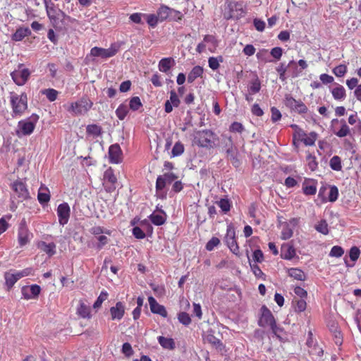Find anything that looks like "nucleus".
<instances>
[{
    "mask_svg": "<svg viewBox=\"0 0 361 361\" xmlns=\"http://www.w3.org/2000/svg\"><path fill=\"white\" fill-rule=\"evenodd\" d=\"M217 140V136L209 130H197L193 134V144L201 147H213Z\"/></svg>",
    "mask_w": 361,
    "mask_h": 361,
    "instance_id": "1",
    "label": "nucleus"
},
{
    "mask_svg": "<svg viewBox=\"0 0 361 361\" xmlns=\"http://www.w3.org/2000/svg\"><path fill=\"white\" fill-rule=\"evenodd\" d=\"M10 102L12 107V116L13 117L22 116L27 109V97L25 92L21 93L20 95L11 92Z\"/></svg>",
    "mask_w": 361,
    "mask_h": 361,
    "instance_id": "2",
    "label": "nucleus"
},
{
    "mask_svg": "<svg viewBox=\"0 0 361 361\" xmlns=\"http://www.w3.org/2000/svg\"><path fill=\"white\" fill-rule=\"evenodd\" d=\"M39 119V116L32 114L30 117L20 121L18 123V130L16 133L18 137L22 135H29L34 131L35 125Z\"/></svg>",
    "mask_w": 361,
    "mask_h": 361,
    "instance_id": "3",
    "label": "nucleus"
},
{
    "mask_svg": "<svg viewBox=\"0 0 361 361\" xmlns=\"http://www.w3.org/2000/svg\"><path fill=\"white\" fill-rule=\"evenodd\" d=\"M30 75V69L23 63H19L17 68L11 73L12 80L18 86L24 85L28 81Z\"/></svg>",
    "mask_w": 361,
    "mask_h": 361,
    "instance_id": "4",
    "label": "nucleus"
},
{
    "mask_svg": "<svg viewBox=\"0 0 361 361\" xmlns=\"http://www.w3.org/2000/svg\"><path fill=\"white\" fill-rule=\"evenodd\" d=\"M121 48V43L114 42L108 49L94 47L90 50V55L94 57L108 59L115 56Z\"/></svg>",
    "mask_w": 361,
    "mask_h": 361,
    "instance_id": "5",
    "label": "nucleus"
},
{
    "mask_svg": "<svg viewBox=\"0 0 361 361\" xmlns=\"http://www.w3.org/2000/svg\"><path fill=\"white\" fill-rule=\"evenodd\" d=\"M93 103L87 97H82L78 101L72 102L68 111L74 115L86 114L92 106Z\"/></svg>",
    "mask_w": 361,
    "mask_h": 361,
    "instance_id": "6",
    "label": "nucleus"
},
{
    "mask_svg": "<svg viewBox=\"0 0 361 361\" xmlns=\"http://www.w3.org/2000/svg\"><path fill=\"white\" fill-rule=\"evenodd\" d=\"M217 47V40L215 37L211 35H207L204 37L202 42L197 46L196 51L199 54L204 53L207 51L214 52Z\"/></svg>",
    "mask_w": 361,
    "mask_h": 361,
    "instance_id": "7",
    "label": "nucleus"
},
{
    "mask_svg": "<svg viewBox=\"0 0 361 361\" xmlns=\"http://www.w3.org/2000/svg\"><path fill=\"white\" fill-rule=\"evenodd\" d=\"M33 235L30 232L25 221H21L18 229V242L20 247H23L28 244Z\"/></svg>",
    "mask_w": 361,
    "mask_h": 361,
    "instance_id": "8",
    "label": "nucleus"
},
{
    "mask_svg": "<svg viewBox=\"0 0 361 361\" xmlns=\"http://www.w3.org/2000/svg\"><path fill=\"white\" fill-rule=\"evenodd\" d=\"M41 292V288L37 284L31 286H25L21 288V293L23 298L25 300H31L37 298Z\"/></svg>",
    "mask_w": 361,
    "mask_h": 361,
    "instance_id": "9",
    "label": "nucleus"
},
{
    "mask_svg": "<svg viewBox=\"0 0 361 361\" xmlns=\"http://www.w3.org/2000/svg\"><path fill=\"white\" fill-rule=\"evenodd\" d=\"M228 7L229 9V16L227 17V19H238L245 13L243 2H230Z\"/></svg>",
    "mask_w": 361,
    "mask_h": 361,
    "instance_id": "10",
    "label": "nucleus"
},
{
    "mask_svg": "<svg viewBox=\"0 0 361 361\" xmlns=\"http://www.w3.org/2000/svg\"><path fill=\"white\" fill-rule=\"evenodd\" d=\"M262 316L259 320V325L262 327L271 326L276 321L271 311L265 306L261 307Z\"/></svg>",
    "mask_w": 361,
    "mask_h": 361,
    "instance_id": "11",
    "label": "nucleus"
},
{
    "mask_svg": "<svg viewBox=\"0 0 361 361\" xmlns=\"http://www.w3.org/2000/svg\"><path fill=\"white\" fill-rule=\"evenodd\" d=\"M57 215L59 217V223L61 226L66 225L70 217V207L68 203H62L58 206Z\"/></svg>",
    "mask_w": 361,
    "mask_h": 361,
    "instance_id": "12",
    "label": "nucleus"
},
{
    "mask_svg": "<svg viewBox=\"0 0 361 361\" xmlns=\"http://www.w3.org/2000/svg\"><path fill=\"white\" fill-rule=\"evenodd\" d=\"M11 188L21 201L25 200L29 198V192L27 189L25 184L23 182L20 180H16L13 182Z\"/></svg>",
    "mask_w": 361,
    "mask_h": 361,
    "instance_id": "13",
    "label": "nucleus"
},
{
    "mask_svg": "<svg viewBox=\"0 0 361 361\" xmlns=\"http://www.w3.org/2000/svg\"><path fill=\"white\" fill-rule=\"evenodd\" d=\"M109 158L111 164H119L122 161V151L119 145L114 144L109 147Z\"/></svg>",
    "mask_w": 361,
    "mask_h": 361,
    "instance_id": "14",
    "label": "nucleus"
},
{
    "mask_svg": "<svg viewBox=\"0 0 361 361\" xmlns=\"http://www.w3.org/2000/svg\"><path fill=\"white\" fill-rule=\"evenodd\" d=\"M126 307L123 302H117L115 306L110 308L109 312L112 320L120 321L124 316Z\"/></svg>",
    "mask_w": 361,
    "mask_h": 361,
    "instance_id": "15",
    "label": "nucleus"
},
{
    "mask_svg": "<svg viewBox=\"0 0 361 361\" xmlns=\"http://www.w3.org/2000/svg\"><path fill=\"white\" fill-rule=\"evenodd\" d=\"M116 182L117 178L114 175L113 169L111 168H109L104 173V184H109V186H106V190L111 192L115 190V184Z\"/></svg>",
    "mask_w": 361,
    "mask_h": 361,
    "instance_id": "16",
    "label": "nucleus"
},
{
    "mask_svg": "<svg viewBox=\"0 0 361 361\" xmlns=\"http://www.w3.org/2000/svg\"><path fill=\"white\" fill-rule=\"evenodd\" d=\"M148 302L152 313L159 314L163 317H167V312L164 306L159 304L152 296L148 298Z\"/></svg>",
    "mask_w": 361,
    "mask_h": 361,
    "instance_id": "17",
    "label": "nucleus"
},
{
    "mask_svg": "<svg viewBox=\"0 0 361 361\" xmlns=\"http://www.w3.org/2000/svg\"><path fill=\"white\" fill-rule=\"evenodd\" d=\"M180 104V101L175 92L171 90L170 92V98L166 100L164 104V111L166 113H171L173 111V107H178Z\"/></svg>",
    "mask_w": 361,
    "mask_h": 361,
    "instance_id": "18",
    "label": "nucleus"
},
{
    "mask_svg": "<svg viewBox=\"0 0 361 361\" xmlns=\"http://www.w3.org/2000/svg\"><path fill=\"white\" fill-rule=\"evenodd\" d=\"M168 185L166 180L164 179L163 176H159L156 181V191L158 197L164 199L166 197V192L164 191L165 187Z\"/></svg>",
    "mask_w": 361,
    "mask_h": 361,
    "instance_id": "19",
    "label": "nucleus"
},
{
    "mask_svg": "<svg viewBox=\"0 0 361 361\" xmlns=\"http://www.w3.org/2000/svg\"><path fill=\"white\" fill-rule=\"evenodd\" d=\"M76 313L79 317L83 319H90L92 317L90 307L82 300L79 301Z\"/></svg>",
    "mask_w": 361,
    "mask_h": 361,
    "instance_id": "20",
    "label": "nucleus"
},
{
    "mask_svg": "<svg viewBox=\"0 0 361 361\" xmlns=\"http://www.w3.org/2000/svg\"><path fill=\"white\" fill-rule=\"evenodd\" d=\"M295 255V250L290 243L283 244L281 247V257L285 259H291Z\"/></svg>",
    "mask_w": 361,
    "mask_h": 361,
    "instance_id": "21",
    "label": "nucleus"
},
{
    "mask_svg": "<svg viewBox=\"0 0 361 361\" xmlns=\"http://www.w3.org/2000/svg\"><path fill=\"white\" fill-rule=\"evenodd\" d=\"M37 246L49 256H52L56 253V244L54 243H47L44 241H39Z\"/></svg>",
    "mask_w": 361,
    "mask_h": 361,
    "instance_id": "22",
    "label": "nucleus"
},
{
    "mask_svg": "<svg viewBox=\"0 0 361 361\" xmlns=\"http://www.w3.org/2000/svg\"><path fill=\"white\" fill-rule=\"evenodd\" d=\"M203 339L205 343H210L216 348L222 345L221 339L214 335L213 331H208L204 335Z\"/></svg>",
    "mask_w": 361,
    "mask_h": 361,
    "instance_id": "23",
    "label": "nucleus"
},
{
    "mask_svg": "<svg viewBox=\"0 0 361 361\" xmlns=\"http://www.w3.org/2000/svg\"><path fill=\"white\" fill-rule=\"evenodd\" d=\"M331 92L335 100H344L346 97L345 88L338 83L335 84V87L331 89Z\"/></svg>",
    "mask_w": 361,
    "mask_h": 361,
    "instance_id": "24",
    "label": "nucleus"
},
{
    "mask_svg": "<svg viewBox=\"0 0 361 361\" xmlns=\"http://www.w3.org/2000/svg\"><path fill=\"white\" fill-rule=\"evenodd\" d=\"M294 66L295 68H297L296 63L292 60L290 61L287 66H285L283 63H280V65L276 68V71L279 74V78L282 81H285L286 77L285 76L286 72L288 68H291Z\"/></svg>",
    "mask_w": 361,
    "mask_h": 361,
    "instance_id": "25",
    "label": "nucleus"
},
{
    "mask_svg": "<svg viewBox=\"0 0 361 361\" xmlns=\"http://www.w3.org/2000/svg\"><path fill=\"white\" fill-rule=\"evenodd\" d=\"M157 340L160 345L164 349L173 350L176 348L175 341L171 338L160 336L157 338Z\"/></svg>",
    "mask_w": 361,
    "mask_h": 361,
    "instance_id": "26",
    "label": "nucleus"
},
{
    "mask_svg": "<svg viewBox=\"0 0 361 361\" xmlns=\"http://www.w3.org/2000/svg\"><path fill=\"white\" fill-rule=\"evenodd\" d=\"M149 217L152 223L156 226L163 225L166 220V215L164 212L161 213L153 212Z\"/></svg>",
    "mask_w": 361,
    "mask_h": 361,
    "instance_id": "27",
    "label": "nucleus"
},
{
    "mask_svg": "<svg viewBox=\"0 0 361 361\" xmlns=\"http://www.w3.org/2000/svg\"><path fill=\"white\" fill-rule=\"evenodd\" d=\"M171 12V8L165 6L161 5L157 10V16L159 18V20L161 22H163L168 19L170 16Z\"/></svg>",
    "mask_w": 361,
    "mask_h": 361,
    "instance_id": "28",
    "label": "nucleus"
},
{
    "mask_svg": "<svg viewBox=\"0 0 361 361\" xmlns=\"http://www.w3.org/2000/svg\"><path fill=\"white\" fill-rule=\"evenodd\" d=\"M173 63L174 60L172 58H164L159 62V70L167 73Z\"/></svg>",
    "mask_w": 361,
    "mask_h": 361,
    "instance_id": "29",
    "label": "nucleus"
},
{
    "mask_svg": "<svg viewBox=\"0 0 361 361\" xmlns=\"http://www.w3.org/2000/svg\"><path fill=\"white\" fill-rule=\"evenodd\" d=\"M288 275L298 281H304L306 279L305 274L300 269L290 268L288 270Z\"/></svg>",
    "mask_w": 361,
    "mask_h": 361,
    "instance_id": "30",
    "label": "nucleus"
},
{
    "mask_svg": "<svg viewBox=\"0 0 361 361\" xmlns=\"http://www.w3.org/2000/svg\"><path fill=\"white\" fill-rule=\"evenodd\" d=\"M37 199L41 204L47 203L50 200V195L47 188L41 186L37 195Z\"/></svg>",
    "mask_w": 361,
    "mask_h": 361,
    "instance_id": "31",
    "label": "nucleus"
},
{
    "mask_svg": "<svg viewBox=\"0 0 361 361\" xmlns=\"http://www.w3.org/2000/svg\"><path fill=\"white\" fill-rule=\"evenodd\" d=\"M4 278L6 281V285L8 286V289L11 288L13 285L18 281L14 271L6 272Z\"/></svg>",
    "mask_w": 361,
    "mask_h": 361,
    "instance_id": "32",
    "label": "nucleus"
},
{
    "mask_svg": "<svg viewBox=\"0 0 361 361\" xmlns=\"http://www.w3.org/2000/svg\"><path fill=\"white\" fill-rule=\"evenodd\" d=\"M30 30L29 28L20 27L17 29L15 33L12 35V39L16 42L21 41L24 37L30 35Z\"/></svg>",
    "mask_w": 361,
    "mask_h": 361,
    "instance_id": "33",
    "label": "nucleus"
},
{
    "mask_svg": "<svg viewBox=\"0 0 361 361\" xmlns=\"http://www.w3.org/2000/svg\"><path fill=\"white\" fill-rule=\"evenodd\" d=\"M227 160H230L235 168L238 167L240 164L237 150L227 149Z\"/></svg>",
    "mask_w": 361,
    "mask_h": 361,
    "instance_id": "34",
    "label": "nucleus"
},
{
    "mask_svg": "<svg viewBox=\"0 0 361 361\" xmlns=\"http://www.w3.org/2000/svg\"><path fill=\"white\" fill-rule=\"evenodd\" d=\"M203 73V68L200 66H195L188 75V82H192L196 78L200 77Z\"/></svg>",
    "mask_w": 361,
    "mask_h": 361,
    "instance_id": "35",
    "label": "nucleus"
},
{
    "mask_svg": "<svg viewBox=\"0 0 361 361\" xmlns=\"http://www.w3.org/2000/svg\"><path fill=\"white\" fill-rule=\"evenodd\" d=\"M283 229L281 231V238L283 240H288L293 236V228L290 226V224H282Z\"/></svg>",
    "mask_w": 361,
    "mask_h": 361,
    "instance_id": "36",
    "label": "nucleus"
},
{
    "mask_svg": "<svg viewBox=\"0 0 361 361\" xmlns=\"http://www.w3.org/2000/svg\"><path fill=\"white\" fill-rule=\"evenodd\" d=\"M261 82L257 77L252 80L248 87L250 94H256L260 91Z\"/></svg>",
    "mask_w": 361,
    "mask_h": 361,
    "instance_id": "37",
    "label": "nucleus"
},
{
    "mask_svg": "<svg viewBox=\"0 0 361 361\" xmlns=\"http://www.w3.org/2000/svg\"><path fill=\"white\" fill-rule=\"evenodd\" d=\"M128 113V107L124 104H120L116 110V115L119 120L123 121Z\"/></svg>",
    "mask_w": 361,
    "mask_h": 361,
    "instance_id": "38",
    "label": "nucleus"
},
{
    "mask_svg": "<svg viewBox=\"0 0 361 361\" xmlns=\"http://www.w3.org/2000/svg\"><path fill=\"white\" fill-rule=\"evenodd\" d=\"M90 233L97 238L99 235H101L102 234H106L108 235H111V231L106 228H104L102 226H97L91 228L90 230Z\"/></svg>",
    "mask_w": 361,
    "mask_h": 361,
    "instance_id": "39",
    "label": "nucleus"
},
{
    "mask_svg": "<svg viewBox=\"0 0 361 361\" xmlns=\"http://www.w3.org/2000/svg\"><path fill=\"white\" fill-rule=\"evenodd\" d=\"M329 165L331 169L334 171H341L342 169L341 158L337 155L334 156L330 159Z\"/></svg>",
    "mask_w": 361,
    "mask_h": 361,
    "instance_id": "40",
    "label": "nucleus"
},
{
    "mask_svg": "<svg viewBox=\"0 0 361 361\" xmlns=\"http://www.w3.org/2000/svg\"><path fill=\"white\" fill-rule=\"evenodd\" d=\"M299 103V100L295 99L290 94H286L284 99V104L291 110L294 111L297 104Z\"/></svg>",
    "mask_w": 361,
    "mask_h": 361,
    "instance_id": "41",
    "label": "nucleus"
},
{
    "mask_svg": "<svg viewBox=\"0 0 361 361\" xmlns=\"http://www.w3.org/2000/svg\"><path fill=\"white\" fill-rule=\"evenodd\" d=\"M142 106V104L139 97H133L130 99L129 108L132 111H137Z\"/></svg>",
    "mask_w": 361,
    "mask_h": 361,
    "instance_id": "42",
    "label": "nucleus"
},
{
    "mask_svg": "<svg viewBox=\"0 0 361 361\" xmlns=\"http://www.w3.org/2000/svg\"><path fill=\"white\" fill-rule=\"evenodd\" d=\"M50 102H54L57 99L59 92L54 89L49 88L42 91Z\"/></svg>",
    "mask_w": 361,
    "mask_h": 361,
    "instance_id": "43",
    "label": "nucleus"
},
{
    "mask_svg": "<svg viewBox=\"0 0 361 361\" xmlns=\"http://www.w3.org/2000/svg\"><path fill=\"white\" fill-rule=\"evenodd\" d=\"M145 18L147 24L152 28L155 27L160 21L157 14H145Z\"/></svg>",
    "mask_w": 361,
    "mask_h": 361,
    "instance_id": "44",
    "label": "nucleus"
},
{
    "mask_svg": "<svg viewBox=\"0 0 361 361\" xmlns=\"http://www.w3.org/2000/svg\"><path fill=\"white\" fill-rule=\"evenodd\" d=\"M317 231L324 235L329 233L328 224L326 220L322 219L314 226Z\"/></svg>",
    "mask_w": 361,
    "mask_h": 361,
    "instance_id": "45",
    "label": "nucleus"
},
{
    "mask_svg": "<svg viewBox=\"0 0 361 361\" xmlns=\"http://www.w3.org/2000/svg\"><path fill=\"white\" fill-rule=\"evenodd\" d=\"M87 133L97 137L102 134V128L96 124L88 125L87 126Z\"/></svg>",
    "mask_w": 361,
    "mask_h": 361,
    "instance_id": "46",
    "label": "nucleus"
},
{
    "mask_svg": "<svg viewBox=\"0 0 361 361\" xmlns=\"http://www.w3.org/2000/svg\"><path fill=\"white\" fill-rule=\"evenodd\" d=\"M108 298V293L105 290H103L100 293L99 295L98 296L97 299L93 304V308L98 309L99 308L103 302L105 301Z\"/></svg>",
    "mask_w": 361,
    "mask_h": 361,
    "instance_id": "47",
    "label": "nucleus"
},
{
    "mask_svg": "<svg viewBox=\"0 0 361 361\" xmlns=\"http://www.w3.org/2000/svg\"><path fill=\"white\" fill-rule=\"evenodd\" d=\"M295 305L294 306L295 311L298 312H302L305 310L307 307L306 301L304 300V298H300V300H293V303H295Z\"/></svg>",
    "mask_w": 361,
    "mask_h": 361,
    "instance_id": "48",
    "label": "nucleus"
},
{
    "mask_svg": "<svg viewBox=\"0 0 361 361\" xmlns=\"http://www.w3.org/2000/svg\"><path fill=\"white\" fill-rule=\"evenodd\" d=\"M184 152V146L180 142L175 143L172 148L171 155L172 157H178L181 155Z\"/></svg>",
    "mask_w": 361,
    "mask_h": 361,
    "instance_id": "49",
    "label": "nucleus"
},
{
    "mask_svg": "<svg viewBox=\"0 0 361 361\" xmlns=\"http://www.w3.org/2000/svg\"><path fill=\"white\" fill-rule=\"evenodd\" d=\"M341 122L342 123L341 129L335 134L339 137H343L350 133V128L344 120H341Z\"/></svg>",
    "mask_w": 361,
    "mask_h": 361,
    "instance_id": "50",
    "label": "nucleus"
},
{
    "mask_svg": "<svg viewBox=\"0 0 361 361\" xmlns=\"http://www.w3.org/2000/svg\"><path fill=\"white\" fill-rule=\"evenodd\" d=\"M317 137V133L311 132L307 137L302 139V142L305 145L312 146L314 145Z\"/></svg>",
    "mask_w": 361,
    "mask_h": 361,
    "instance_id": "51",
    "label": "nucleus"
},
{
    "mask_svg": "<svg viewBox=\"0 0 361 361\" xmlns=\"http://www.w3.org/2000/svg\"><path fill=\"white\" fill-rule=\"evenodd\" d=\"M47 13L48 17L51 20H56V18H58V15L59 13H61L63 15V13H62L60 10H57L54 7H49V6H47Z\"/></svg>",
    "mask_w": 361,
    "mask_h": 361,
    "instance_id": "52",
    "label": "nucleus"
},
{
    "mask_svg": "<svg viewBox=\"0 0 361 361\" xmlns=\"http://www.w3.org/2000/svg\"><path fill=\"white\" fill-rule=\"evenodd\" d=\"M178 319L180 323L183 325L188 326L191 323V319L189 314L186 312H180L178 315Z\"/></svg>",
    "mask_w": 361,
    "mask_h": 361,
    "instance_id": "53",
    "label": "nucleus"
},
{
    "mask_svg": "<svg viewBox=\"0 0 361 361\" xmlns=\"http://www.w3.org/2000/svg\"><path fill=\"white\" fill-rule=\"evenodd\" d=\"M347 72V67L345 65L341 64L339 66H336L333 69V73L337 77H343Z\"/></svg>",
    "mask_w": 361,
    "mask_h": 361,
    "instance_id": "54",
    "label": "nucleus"
},
{
    "mask_svg": "<svg viewBox=\"0 0 361 361\" xmlns=\"http://www.w3.org/2000/svg\"><path fill=\"white\" fill-rule=\"evenodd\" d=\"M222 62L223 61V58L221 56L219 58H215V57H210L209 59V66L212 69V70H216L219 66V62Z\"/></svg>",
    "mask_w": 361,
    "mask_h": 361,
    "instance_id": "55",
    "label": "nucleus"
},
{
    "mask_svg": "<svg viewBox=\"0 0 361 361\" xmlns=\"http://www.w3.org/2000/svg\"><path fill=\"white\" fill-rule=\"evenodd\" d=\"M344 253L343 249L338 245L334 246L329 253V256L331 257H341Z\"/></svg>",
    "mask_w": 361,
    "mask_h": 361,
    "instance_id": "56",
    "label": "nucleus"
},
{
    "mask_svg": "<svg viewBox=\"0 0 361 361\" xmlns=\"http://www.w3.org/2000/svg\"><path fill=\"white\" fill-rule=\"evenodd\" d=\"M105 235L106 234H102L96 238L97 240H98V243L96 245V247L98 250H101L104 245H106L109 243V239Z\"/></svg>",
    "mask_w": 361,
    "mask_h": 361,
    "instance_id": "57",
    "label": "nucleus"
},
{
    "mask_svg": "<svg viewBox=\"0 0 361 361\" xmlns=\"http://www.w3.org/2000/svg\"><path fill=\"white\" fill-rule=\"evenodd\" d=\"M338 190L336 186L333 185L330 187V191L329 194V201L334 202L338 199Z\"/></svg>",
    "mask_w": 361,
    "mask_h": 361,
    "instance_id": "58",
    "label": "nucleus"
},
{
    "mask_svg": "<svg viewBox=\"0 0 361 361\" xmlns=\"http://www.w3.org/2000/svg\"><path fill=\"white\" fill-rule=\"evenodd\" d=\"M220 243V240L216 237H213L211 240L208 241L206 245V249L208 251L213 250Z\"/></svg>",
    "mask_w": 361,
    "mask_h": 361,
    "instance_id": "59",
    "label": "nucleus"
},
{
    "mask_svg": "<svg viewBox=\"0 0 361 361\" xmlns=\"http://www.w3.org/2000/svg\"><path fill=\"white\" fill-rule=\"evenodd\" d=\"M360 254V249L357 247L354 246L350 250L349 257L352 261L355 262L358 259Z\"/></svg>",
    "mask_w": 361,
    "mask_h": 361,
    "instance_id": "60",
    "label": "nucleus"
},
{
    "mask_svg": "<svg viewBox=\"0 0 361 361\" xmlns=\"http://www.w3.org/2000/svg\"><path fill=\"white\" fill-rule=\"evenodd\" d=\"M145 13H134L130 16L129 18L132 22L140 24L142 23V17L145 18Z\"/></svg>",
    "mask_w": 361,
    "mask_h": 361,
    "instance_id": "61",
    "label": "nucleus"
},
{
    "mask_svg": "<svg viewBox=\"0 0 361 361\" xmlns=\"http://www.w3.org/2000/svg\"><path fill=\"white\" fill-rule=\"evenodd\" d=\"M271 121L274 123L279 121L281 118V114L277 108H276L274 106L271 107Z\"/></svg>",
    "mask_w": 361,
    "mask_h": 361,
    "instance_id": "62",
    "label": "nucleus"
},
{
    "mask_svg": "<svg viewBox=\"0 0 361 361\" xmlns=\"http://www.w3.org/2000/svg\"><path fill=\"white\" fill-rule=\"evenodd\" d=\"M244 130L242 123L238 122L233 123L230 126V131L241 133Z\"/></svg>",
    "mask_w": 361,
    "mask_h": 361,
    "instance_id": "63",
    "label": "nucleus"
},
{
    "mask_svg": "<svg viewBox=\"0 0 361 361\" xmlns=\"http://www.w3.org/2000/svg\"><path fill=\"white\" fill-rule=\"evenodd\" d=\"M182 18H183V14L180 11H176L173 8H171V12L169 19H170L171 20H174V21H178V20H180L182 19Z\"/></svg>",
    "mask_w": 361,
    "mask_h": 361,
    "instance_id": "64",
    "label": "nucleus"
}]
</instances>
